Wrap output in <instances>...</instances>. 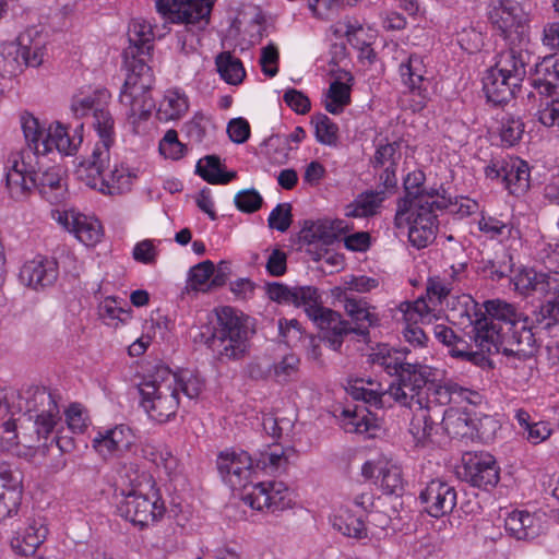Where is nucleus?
Returning <instances> with one entry per match:
<instances>
[{
  "mask_svg": "<svg viewBox=\"0 0 559 559\" xmlns=\"http://www.w3.org/2000/svg\"><path fill=\"white\" fill-rule=\"evenodd\" d=\"M215 272V265L212 261L205 260L189 271V286L193 290H201L205 289L207 284L210 283V278L212 277L213 273Z\"/></svg>",
  "mask_w": 559,
  "mask_h": 559,
  "instance_id": "3c124183",
  "label": "nucleus"
},
{
  "mask_svg": "<svg viewBox=\"0 0 559 559\" xmlns=\"http://www.w3.org/2000/svg\"><path fill=\"white\" fill-rule=\"evenodd\" d=\"M34 34L37 31L28 29L19 35L16 43L7 46V56L12 57L16 66L38 67L43 63L45 46L40 38L33 37Z\"/></svg>",
  "mask_w": 559,
  "mask_h": 559,
  "instance_id": "a211bd4d",
  "label": "nucleus"
},
{
  "mask_svg": "<svg viewBox=\"0 0 559 559\" xmlns=\"http://www.w3.org/2000/svg\"><path fill=\"white\" fill-rule=\"evenodd\" d=\"M159 153L174 160L180 159L186 154V145L178 139L176 130H168L159 142Z\"/></svg>",
  "mask_w": 559,
  "mask_h": 559,
  "instance_id": "5fc2aeb1",
  "label": "nucleus"
},
{
  "mask_svg": "<svg viewBox=\"0 0 559 559\" xmlns=\"http://www.w3.org/2000/svg\"><path fill=\"white\" fill-rule=\"evenodd\" d=\"M217 71L221 78L230 85L240 84L246 71L240 59L234 57L229 51L221 52L215 59Z\"/></svg>",
  "mask_w": 559,
  "mask_h": 559,
  "instance_id": "c9c22d12",
  "label": "nucleus"
},
{
  "mask_svg": "<svg viewBox=\"0 0 559 559\" xmlns=\"http://www.w3.org/2000/svg\"><path fill=\"white\" fill-rule=\"evenodd\" d=\"M235 206L242 213H255L262 207L263 198L254 189H245L239 191L234 198Z\"/></svg>",
  "mask_w": 559,
  "mask_h": 559,
  "instance_id": "864d4df0",
  "label": "nucleus"
},
{
  "mask_svg": "<svg viewBox=\"0 0 559 559\" xmlns=\"http://www.w3.org/2000/svg\"><path fill=\"white\" fill-rule=\"evenodd\" d=\"M314 135L319 143L335 147L338 144V126L325 114L317 112L311 117Z\"/></svg>",
  "mask_w": 559,
  "mask_h": 559,
  "instance_id": "79ce46f5",
  "label": "nucleus"
},
{
  "mask_svg": "<svg viewBox=\"0 0 559 559\" xmlns=\"http://www.w3.org/2000/svg\"><path fill=\"white\" fill-rule=\"evenodd\" d=\"M488 17L504 36L512 29L523 27L526 22L522 7L513 0H492Z\"/></svg>",
  "mask_w": 559,
  "mask_h": 559,
  "instance_id": "412c9836",
  "label": "nucleus"
},
{
  "mask_svg": "<svg viewBox=\"0 0 559 559\" xmlns=\"http://www.w3.org/2000/svg\"><path fill=\"white\" fill-rule=\"evenodd\" d=\"M195 173L211 185H227L237 177L236 171H224L217 155H206L200 159Z\"/></svg>",
  "mask_w": 559,
  "mask_h": 559,
  "instance_id": "f704fd0d",
  "label": "nucleus"
},
{
  "mask_svg": "<svg viewBox=\"0 0 559 559\" xmlns=\"http://www.w3.org/2000/svg\"><path fill=\"white\" fill-rule=\"evenodd\" d=\"M177 394L182 392L189 400L197 399L204 388V381L190 371L177 374Z\"/></svg>",
  "mask_w": 559,
  "mask_h": 559,
  "instance_id": "6e6d98bb",
  "label": "nucleus"
},
{
  "mask_svg": "<svg viewBox=\"0 0 559 559\" xmlns=\"http://www.w3.org/2000/svg\"><path fill=\"white\" fill-rule=\"evenodd\" d=\"M165 510L164 502L156 492L150 496L135 489L129 491L118 504L119 514L142 528L158 521Z\"/></svg>",
  "mask_w": 559,
  "mask_h": 559,
  "instance_id": "9d476101",
  "label": "nucleus"
},
{
  "mask_svg": "<svg viewBox=\"0 0 559 559\" xmlns=\"http://www.w3.org/2000/svg\"><path fill=\"white\" fill-rule=\"evenodd\" d=\"M273 499L274 496L271 495L269 487L264 483L253 485L252 490L242 496L243 502L255 510L271 509L276 504Z\"/></svg>",
  "mask_w": 559,
  "mask_h": 559,
  "instance_id": "8fccbe9b",
  "label": "nucleus"
},
{
  "mask_svg": "<svg viewBox=\"0 0 559 559\" xmlns=\"http://www.w3.org/2000/svg\"><path fill=\"white\" fill-rule=\"evenodd\" d=\"M333 527L343 535L354 538H364L367 536L365 522L350 513L337 515L333 520Z\"/></svg>",
  "mask_w": 559,
  "mask_h": 559,
  "instance_id": "a18cd8bd",
  "label": "nucleus"
},
{
  "mask_svg": "<svg viewBox=\"0 0 559 559\" xmlns=\"http://www.w3.org/2000/svg\"><path fill=\"white\" fill-rule=\"evenodd\" d=\"M421 308H426L424 300H417L413 310L405 312L406 325L403 329L405 340L414 346H424L427 341V333L417 324L415 317L424 319Z\"/></svg>",
  "mask_w": 559,
  "mask_h": 559,
  "instance_id": "ea45409f",
  "label": "nucleus"
},
{
  "mask_svg": "<svg viewBox=\"0 0 559 559\" xmlns=\"http://www.w3.org/2000/svg\"><path fill=\"white\" fill-rule=\"evenodd\" d=\"M278 50L277 47L273 44H269L267 46L262 48L261 57H260V66L262 68V72L273 78L278 72Z\"/></svg>",
  "mask_w": 559,
  "mask_h": 559,
  "instance_id": "0e129e2a",
  "label": "nucleus"
},
{
  "mask_svg": "<svg viewBox=\"0 0 559 559\" xmlns=\"http://www.w3.org/2000/svg\"><path fill=\"white\" fill-rule=\"evenodd\" d=\"M216 465L223 480L234 490L246 489L254 471L253 456L243 450L222 451Z\"/></svg>",
  "mask_w": 559,
  "mask_h": 559,
  "instance_id": "f8f14e48",
  "label": "nucleus"
},
{
  "mask_svg": "<svg viewBox=\"0 0 559 559\" xmlns=\"http://www.w3.org/2000/svg\"><path fill=\"white\" fill-rule=\"evenodd\" d=\"M60 170L59 167L32 170V178L29 179L32 190L36 189L51 204L60 203L64 198L66 190L61 183Z\"/></svg>",
  "mask_w": 559,
  "mask_h": 559,
  "instance_id": "b1692460",
  "label": "nucleus"
},
{
  "mask_svg": "<svg viewBox=\"0 0 559 559\" xmlns=\"http://www.w3.org/2000/svg\"><path fill=\"white\" fill-rule=\"evenodd\" d=\"M293 222L292 205L289 203L277 204L267 218L270 228L285 233Z\"/></svg>",
  "mask_w": 559,
  "mask_h": 559,
  "instance_id": "4d7b16f0",
  "label": "nucleus"
},
{
  "mask_svg": "<svg viewBox=\"0 0 559 559\" xmlns=\"http://www.w3.org/2000/svg\"><path fill=\"white\" fill-rule=\"evenodd\" d=\"M21 124L28 146L34 148L36 154L40 153L41 142H39V140L44 133V129L40 127L38 119L25 111L21 116Z\"/></svg>",
  "mask_w": 559,
  "mask_h": 559,
  "instance_id": "09e8293b",
  "label": "nucleus"
},
{
  "mask_svg": "<svg viewBox=\"0 0 559 559\" xmlns=\"http://www.w3.org/2000/svg\"><path fill=\"white\" fill-rule=\"evenodd\" d=\"M441 424L445 432L453 438L472 436L476 428L469 413L457 408L444 411Z\"/></svg>",
  "mask_w": 559,
  "mask_h": 559,
  "instance_id": "72a5a7b5",
  "label": "nucleus"
},
{
  "mask_svg": "<svg viewBox=\"0 0 559 559\" xmlns=\"http://www.w3.org/2000/svg\"><path fill=\"white\" fill-rule=\"evenodd\" d=\"M419 500L430 516L440 518L452 512L456 504V490L447 481L432 479L420 491Z\"/></svg>",
  "mask_w": 559,
  "mask_h": 559,
  "instance_id": "dca6fc26",
  "label": "nucleus"
},
{
  "mask_svg": "<svg viewBox=\"0 0 559 559\" xmlns=\"http://www.w3.org/2000/svg\"><path fill=\"white\" fill-rule=\"evenodd\" d=\"M407 353H409V349L406 347L399 350L382 344L378 345L377 349L370 355V361L381 366L390 376H395L406 362L397 354L406 355Z\"/></svg>",
  "mask_w": 559,
  "mask_h": 559,
  "instance_id": "4c0bfd02",
  "label": "nucleus"
},
{
  "mask_svg": "<svg viewBox=\"0 0 559 559\" xmlns=\"http://www.w3.org/2000/svg\"><path fill=\"white\" fill-rule=\"evenodd\" d=\"M310 320L321 331L322 340L326 341L334 350L341 348L344 337L350 333L364 338L369 336L367 326H350L349 322L344 320L340 312L324 306L318 309V312Z\"/></svg>",
  "mask_w": 559,
  "mask_h": 559,
  "instance_id": "9b49d317",
  "label": "nucleus"
},
{
  "mask_svg": "<svg viewBox=\"0 0 559 559\" xmlns=\"http://www.w3.org/2000/svg\"><path fill=\"white\" fill-rule=\"evenodd\" d=\"M283 100L298 115H306L311 108V103L308 96L296 88L286 90L283 95Z\"/></svg>",
  "mask_w": 559,
  "mask_h": 559,
  "instance_id": "e2e57ef3",
  "label": "nucleus"
},
{
  "mask_svg": "<svg viewBox=\"0 0 559 559\" xmlns=\"http://www.w3.org/2000/svg\"><path fill=\"white\" fill-rule=\"evenodd\" d=\"M413 221L408 230V240L417 249L426 248L431 243L438 231L436 213L429 211V206H419V212H413Z\"/></svg>",
  "mask_w": 559,
  "mask_h": 559,
  "instance_id": "4be33fe9",
  "label": "nucleus"
},
{
  "mask_svg": "<svg viewBox=\"0 0 559 559\" xmlns=\"http://www.w3.org/2000/svg\"><path fill=\"white\" fill-rule=\"evenodd\" d=\"M5 183L10 195L15 200H22L32 191L29 179L32 170L28 169L24 160L20 159V154H11L5 167Z\"/></svg>",
  "mask_w": 559,
  "mask_h": 559,
  "instance_id": "393cba45",
  "label": "nucleus"
},
{
  "mask_svg": "<svg viewBox=\"0 0 559 559\" xmlns=\"http://www.w3.org/2000/svg\"><path fill=\"white\" fill-rule=\"evenodd\" d=\"M58 263L52 259L40 258L27 261L20 270V281L35 289L51 286L58 278Z\"/></svg>",
  "mask_w": 559,
  "mask_h": 559,
  "instance_id": "aec40b11",
  "label": "nucleus"
},
{
  "mask_svg": "<svg viewBox=\"0 0 559 559\" xmlns=\"http://www.w3.org/2000/svg\"><path fill=\"white\" fill-rule=\"evenodd\" d=\"M437 372L427 365L405 362L396 372V380L389 388V396L403 405L408 404V399L418 395L427 384L436 381Z\"/></svg>",
  "mask_w": 559,
  "mask_h": 559,
  "instance_id": "1a4fd4ad",
  "label": "nucleus"
},
{
  "mask_svg": "<svg viewBox=\"0 0 559 559\" xmlns=\"http://www.w3.org/2000/svg\"><path fill=\"white\" fill-rule=\"evenodd\" d=\"M401 144L397 141L379 144L373 157L371 158V165L374 169L383 168V171L379 175L381 186L388 191H395L397 188L396 167L402 157L400 152Z\"/></svg>",
  "mask_w": 559,
  "mask_h": 559,
  "instance_id": "6ab92c4d",
  "label": "nucleus"
},
{
  "mask_svg": "<svg viewBox=\"0 0 559 559\" xmlns=\"http://www.w3.org/2000/svg\"><path fill=\"white\" fill-rule=\"evenodd\" d=\"M531 85L546 96L559 91V55L547 56L535 64Z\"/></svg>",
  "mask_w": 559,
  "mask_h": 559,
  "instance_id": "5701e85b",
  "label": "nucleus"
},
{
  "mask_svg": "<svg viewBox=\"0 0 559 559\" xmlns=\"http://www.w3.org/2000/svg\"><path fill=\"white\" fill-rule=\"evenodd\" d=\"M537 520L527 511L515 510L511 512L504 522L506 531L519 540H531L538 536Z\"/></svg>",
  "mask_w": 559,
  "mask_h": 559,
  "instance_id": "2f4dec72",
  "label": "nucleus"
},
{
  "mask_svg": "<svg viewBox=\"0 0 559 559\" xmlns=\"http://www.w3.org/2000/svg\"><path fill=\"white\" fill-rule=\"evenodd\" d=\"M385 190H367L357 195V198L346 206L347 217H369L377 213L381 203L385 199Z\"/></svg>",
  "mask_w": 559,
  "mask_h": 559,
  "instance_id": "473e14b6",
  "label": "nucleus"
},
{
  "mask_svg": "<svg viewBox=\"0 0 559 559\" xmlns=\"http://www.w3.org/2000/svg\"><path fill=\"white\" fill-rule=\"evenodd\" d=\"M381 488L384 493L401 496L404 490L402 472L396 466L381 471Z\"/></svg>",
  "mask_w": 559,
  "mask_h": 559,
  "instance_id": "bf43d9fd",
  "label": "nucleus"
},
{
  "mask_svg": "<svg viewBox=\"0 0 559 559\" xmlns=\"http://www.w3.org/2000/svg\"><path fill=\"white\" fill-rule=\"evenodd\" d=\"M425 174L421 170L409 173L404 179V198H409L411 203L414 204L416 199H420V192L424 189L423 185L425 182Z\"/></svg>",
  "mask_w": 559,
  "mask_h": 559,
  "instance_id": "69168bd1",
  "label": "nucleus"
},
{
  "mask_svg": "<svg viewBox=\"0 0 559 559\" xmlns=\"http://www.w3.org/2000/svg\"><path fill=\"white\" fill-rule=\"evenodd\" d=\"M527 288L547 296L532 311V323L546 333L559 325V272L536 273L528 278Z\"/></svg>",
  "mask_w": 559,
  "mask_h": 559,
  "instance_id": "6e6552de",
  "label": "nucleus"
},
{
  "mask_svg": "<svg viewBox=\"0 0 559 559\" xmlns=\"http://www.w3.org/2000/svg\"><path fill=\"white\" fill-rule=\"evenodd\" d=\"M524 133V123L520 118H507L501 128V141L507 146H514Z\"/></svg>",
  "mask_w": 559,
  "mask_h": 559,
  "instance_id": "13d9d810",
  "label": "nucleus"
},
{
  "mask_svg": "<svg viewBox=\"0 0 559 559\" xmlns=\"http://www.w3.org/2000/svg\"><path fill=\"white\" fill-rule=\"evenodd\" d=\"M286 462L287 457L285 456L284 451L277 445L274 448L266 445L253 457L254 469L261 471H277L283 465V463Z\"/></svg>",
  "mask_w": 559,
  "mask_h": 559,
  "instance_id": "37998d69",
  "label": "nucleus"
},
{
  "mask_svg": "<svg viewBox=\"0 0 559 559\" xmlns=\"http://www.w3.org/2000/svg\"><path fill=\"white\" fill-rule=\"evenodd\" d=\"M19 399V412H23L24 420L33 423L36 440H47L61 419L56 395L46 386L32 385L21 393Z\"/></svg>",
  "mask_w": 559,
  "mask_h": 559,
  "instance_id": "39448f33",
  "label": "nucleus"
},
{
  "mask_svg": "<svg viewBox=\"0 0 559 559\" xmlns=\"http://www.w3.org/2000/svg\"><path fill=\"white\" fill-rule=\"evenodd\" d=\"M485 174L490 179L501 178L512 194L523 193L530 188L528 164L518 157L492 163L486 167Z\"/></svg>",
  "mask_w": 559,
  "mask_h": 559,
  "instance_id": "2eb2a0df",
  "label": "nucleus"
},
{
  "mask_svg": "<svg viewBox=\"0 0 559 559\" xmlns=\"http://www.w3.org/2000/svg\"><path fill=\"white\" fill-rule=\"evenodd\" d=\"M122 56L124 66L129 73L120 95L121 102H123L124 98L129 99L132 115L138 112L136 106L141 103L139 108V118L146 120L155 107L154 100L148 95V91L151 88V68L146 64L145 59L150 58L151 53L139 52L134 53L133 57H127L124 49Z\"/></svg>",
  "mask_w": 559,
  "mask_h": 559,
  "instance_id": "423d86ee",
  "label": "nucleus"
},
{
  "mask_svg": "<svg viewBox=\"0 0 559 559\" xmlns=\"http://www.w3.org/2000/svg\"><path fill=\"white\" fill-rule=\"evenodd\" d=\"M140 395L142 397L141 405L145 412L152 419L158 423H165L175 416L179 407L177 388H173L169 391H158V389L147 386V389H142Z\"/></svg>",
  "mask_w": 559,
  "mask_h": 559,
  "instance_id": "f3484780",
  "label": "nucleus"
},
{
  "mask_svg": "<svg viewBox=\"0 0 559 559\" xmlns=\"http://www.w3.org/2000/svg\"><path fill=\"white\" fill-rule=\"evenodd\" d=\"M442 193L439 189H426L420 192V199L414 202V211L419 212V206H429V211L435 213L436 210H445L452 203L450 199L445 198V190L442 188Z\"/></svg>",
  "mask_w": 559,
  "mask_h": 559,
  "instance_id": "de8ad7c7",
  "label": "nucleus"
},
{
  "mask_svg": "<svg viewBox=\"0 0 559 559\" xmlns=\"http://www.w3.org/2000/svg\"><path fill=\"white\" fill-rule=\"evenodd\" d=\"M71 231L86 246H94L102 238V226L97 221H88L84 215H72Z\"/></svg>",
  "mask_w": 559,
  "mask_h": 559,
  "instance_id": "a19ab883",
  "label": "nucleus"
},
{
  "mask_svg": "<svg viewBox=\"0 0 559 559\" xmlns=\"http://www.w3.org/2000/svg\"><path fill=\"white\" fill-rule=\"evenodd\" d=\"M22 490L17 486L0 485V519H7L17 512L21 504Z\"/></svg>",
  "mask_w": 559,
  "mask_h": 559,
  "instance_id": "49530a36",
  "label": "nucleus"
},
{
  "mask_svg": "<svg viewBox=\"0 0 559 559\" xmlns=\"http://www.w3.org/2000/svg\"><path fill=\"white\" fill-rule=\"evenodd\" d=\"M227 133L234 143H245L250 136V124L245 118H234L228 122Z\"/></svg>",
  "mask_w": 559,
  "mask_h": 559,
  "instance_id": "338daca9",
  "label": "nucleus"
},
{
  "mask_svg": "<svg viewBox=\"0 0 559 559\" xmlns=\"http://www.w3.org/2000/svg\"><path fill=\"white\" fill-rule=\"evenodd\" d=\"M421 63L423 62L418 56L412 55L408 58V62L403 63L400 67L401 75L403 78L407 76L406 84H408L412 90L420 88V83L424 81Z\"/></svg>",
  "mask_w": 559,
  "mask_h": 559,
  "instance_id": "052dcab7",
  "label": "nucleus"
},
{
  "mask_svg": "<svg viewBox=\"0 0 559 559\" xmlns=\"http://www.w3.org/2000/svg\"><path fill=\"white\" fill-rule=\"evenodd\" d=\"M463 463V478L473 487L489 491L499 483V466L492 455L466 454Z\"/></svg>",
  "mask_w": 559,
  "mask_h": 559,
  "instance_id": "4468645a",
  "label": "nucleus"
},
{
  "mask_svg": "<svg viewBox=\"0 0 559 559\" xmlns=\"http://www.w3.org/2000/svg\"><path fill=\"white\" fill-rule=\"evenodd\" d=\"M214 312L215 321L199 334L200 340L221 362L243 359L255 334L253 320L229 306L216 308Z\"/></svg>",
  "mask_w": 559,
  "mask_h": 559,
  "instance_id": "f03ea898",
  "label": "nucleus"
},
{
  "mask_svg": "<svg viewBox=\"0 0 559 559\" xmlns=\"http://www.w3.org/2000/svg\"><path fill=\"white\" fill-rule=\"evenodd\" d=\"M344 308L346 313L355 322L356 326H373L378 323V317L369 311L368 302L362 298H355L344 294Z\"/></svg>",
  "mask_w": 559,
  "mask_h": 559,
  "instance_id": "58836bf2",
  "label": "nucleus"
},
{
  "mask_svg": "<svg viewBox=\"0 0 559 559\" xmlns=\"http://www.w3.org/2000/svg\"><path fill=\"white\" fill-rule=\"evenodd\" d=\"M511 260L512 258L508 254H503L500 260H483L479 262L477 273L483 274L491 281L499 282L508 277L512 272Z\"/></svg>",
  "mask_w": 559,
  "mask_h": 559,
  "instance_id": "c03bdc74",
  "label": "nucleus"
},
{
  "mask_svg": "<svg viewBox=\"0 0 559 559\" xmlns=\"http://www.w3.org/2000/svg\"><path fill=\"white\" fill-rule=\"evenodd\" d=\"M526 58L527 53L518 52L514 49H509L500 55L499 60L492 67L511 81V85L519 86L526 76Z\"/></svg>",
  "mask_w": 559,
  "mask_h": 559,
  "instance_id": "cd10ccee",
  "label": "nucleus"
},
{
  "mask_svg": "<svg viewBox=\"0 0 559 559\" xmlns=\"http://www.w3.org/2000/svg\"><path fill=\"white\" fill-rule=\"evenodd\" d=\"M71 111L78 119L93 111V126L99 135L100 145L97 144L92 156L80 164L78 173L88 187L97 188L105 193L106 189H110L106 168L109 167V147L114 143V118L107 109L99 107L96 97L92 95L74 97L71 104Z\"/></svg>",
  "mask_w": 559,
  "mask_h": 559,
  "instance_id": "7ed1b4c3",
  "label": "nucleus"
},
{
  "mask_svg": "<svg viewBox=\"0 0 559 559\" xmlns=\"http://www.w3.org/2000/svg\"><path fill=\"white\" fill-rule=\"evenodd\" d=\"M129 46L126 48V56L133 57L134 53H152L154 33L150 23L144 20H133L128 28Z\"/></svg>",
  "mask_w": 559,
  "mask_h": 559,
  "instance_id": "c85d7f7f",
  "label": "nucleus"
},
{
  "mask_svg": "<svg viewBox=\"0 0 559 559\" xmlns=\"http://www.w3.org/2000/svg\"><path fill=\"white\" fill-rule=\"evenodd\" d=\"M162 106H166L164 109L165 118L175 120L179 119L188 110V100L183 95L177 92L169 93Z\"/></svg>",
  "mask_w": 559,
  "mask_h": 559,
  "instance_id": "680f3d73",
  "label": "nucleus"
},
{
  "mask_svg": "<svg viewBox=\"0 0 559 559\" xmlns=\"http://www.w3.org/2000/svg\"><path fill=\"white\" fill-rule=\"evenodd\" d=\"M414 204L411 203L409 198H402L397 202V211L394 217V225L396 228H403L412 225Z\"/></svg>",
  "mask_w": 559,
  "mask_h": 559,
  "instance_id": "774afa93",
  "label": "nucleus"
},
{
  "mask_svg": "<svg viewBox=\"0 0 559 559\" xmlns=\"http://www.w3.org/2000/svg\"><path fill=\"white\" fill-rule=\"evenodd\" d=\"M266 293L271 300L277 304L302 307L309 319L322 307L321 295L314 286H294L273 282L266 285Z\"/></svg>",
  "mask_w": 559,
  "mask_h": 559,
  "instance_id": "ddd939ff",
  "label": "nucleus"
},
{
  "mask_svg": "<svg viewBox=\"0 0 559 559\" xmlns=\"http://www.w3.org/2000/svg\"><path fill=\"white\" fill-rule=\"evenodd\" d=\"M483 90L489 103L500 106L511 100L520 87L511 85L506 75L491 67L483 78Z\"/></svg>",
  "mask_w": 559,
  "mask_h": 559,
  "instance_id": "a878e982",
  "label": "nucleus"
},
{
  "mask_svg": "<svg viewBox=\"0 0 559 559\" xmlns=\"http://www.w3.org/2000/svg\"><path fill=\"white\" fill-rule=\"evenodd\" d=\"M94 448L104 453L123 452L130 449L133 443L131 429L119 425L114 429L106 430L104 435L94 439Z\"/></svg>",
  "mask_w": 559,
  "mask_h": 559,
  "instance_id": "c756f323",
  "label": "nucleus"
},
{
  "mask_svg": "<svg viewBox=\"0 0 559 559\" xmlns=\"http://www.w3.org/2000/svg\"><path fill=\"white\" fill-rule=\"evenodd\" d=\"M156 9L166 21L185 24L186 34L178 33L177 43L180 51L189 55L195 34L210 23L211 0H156Z\"/></svg>",
  "mask_w": 559,
  "mask_h": 559,
  "instance_id": "20e7f679",
  "label": "nucleus"
},
{
  "mask_svg": "<svg viewBox=\"0 0 559 559\" xmlns=\"http://www.w3.org/2000/svg\"><path fill=\"white\" fill-rule=\"evenodd\" d=\"M177 373L173 372L169 367L158 364L154 366L152 372L144 376L143 381L138 385L139 393H142V389L155 388L159 390L169 391L173 388H177Z\"/></svg>",
  "mask_w": 559,
  "mask_h": 559,
  "instance_id": "e433bc0d",
  "label": "nucleus"
},
{
  "mask_svg": "<svg viewBox=\"0 0 559 559\" xmlns=\"http://www.w3.org/2000/svg\"><path fill=\"white\" fill-rule=\"evenodd\" d=\"M48 528L40 521L34 520L25 530L22 536L12 538V550L21 556L34 555L37 548L45 542Z\"/></svg>",
  "mask_w": 559,
  "mask_h": 559,
  "instance_id": "7c9ffc66",
  "label": "nucleus"
},
{
  "mask_svg": "<svg viewBox=\"0 0 559 559\" xmlns=\"http://www.w3.org/2000/svg\"><path fill=\"white\" fill-rule=\"evenodd\" d=\"M473 302V314H468L472 330L471 342L489 353H502L508 357L525 360L536 350L537 336L544 330L532 323V314L525 316L515 307L501 299H490L483 304Z\"/></svg>",
  "mask_w": 559,
  "mask_h": 559,
  "instance_id": "f257e3e1",
  "label": "nucleus"
},
{
  "mask_svg": "<svg viewBox=\"0 0 559 559\" xmlns=\"http://www.w3.org/2000/svg\"><path fill=\"white\" fill-rule=\"evenodd\" d=\"M300 359L295 354L285 355L278 362L273 364L274 377L281 383H287L294 379L299 370Z\"/></svg>",
  "mask_w": 559,
  "mask_h": 559,
  "instance_id": "603ef678",
  "label": "nucleus"
},
{
  "mask_svg": "<svg viewBox=\"0 0 559 559\" xmlns=\"http://www.w3.org/2000/svg\"><path fill=\"white\" fill-rule=\"evenodd\" d=\"M364 379H355L349 381L346 386L347 393L356 401H361L364 405H356L354 409L345 408L343 416L348 418L346 430L349 432H367L378 427L377 415L369 407L377 409L383 408L385 405L384 396L389 395L388 389L384 391L366 389L361 384Z\"/></svg>",
  "mask_w": 559,
  "mask_h": 559,
  "instance_id": "0eeeda50",
  "label": "nucleus"
},
{
  "mask_svg": "<svg viewBox=\"0 0 559 559\" xmlns=\"http://www.w3.org/2000/svg\"><path fill=\"white\" fill-rule=\"evenodd\" d=\"M82 141V135L70 136L67 126L57 121L55 128L49 127L46 138L41 141L40 153L46 154L55 146L58 152L71 155L78 150Z\"/></svg>",
  "mask_w": 559,
  "mask_h": 559,
  "instance_id": "bb28decb",
  "label": "nucleus"
}]
</instances>
